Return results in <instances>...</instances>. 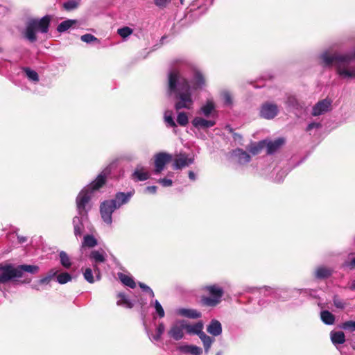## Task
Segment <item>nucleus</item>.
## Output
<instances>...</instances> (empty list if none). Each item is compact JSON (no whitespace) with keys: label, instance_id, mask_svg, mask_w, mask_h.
Returning <instances> with one entry per match:
<instances>
[{"label":"nucleus","instance_id":"obj_1","mask_svg":"<svg viewBox=\"0 0 355 355\" xmlns=\"http://www.w3.org/2000/svg\"><path fill=\"white\" fill-rule=\"evenodd\" d=\"M168 94H175V109L190 110L193 105L191 88L188 80L182 77L178 71H171L168 73Z\"/></svg>","mask_w":355,"mask_h":355},{"label":"nucleus","instance_id":"obj_2","mask_svg":"<svg viewBox=\"0 0 355 355\" xmlns=\"http://www.w3.org/2000/svg\"><path fill=\"white\" fill-rule=\"evenodd\" d=\"M115 163H112L106 167L96 178V179L83 188L76 198V206L79 215L86 214L90 209L89 201L93 192L101 188L106 182L107 176L110 173Z\"/></svg>","mask_w":355,"mask_h":355},{"label":"nucleus","instance_id":"obj_3","mask_svg":"<svg viewBox=\"0 0 355 355\" xmlns=\"http://www.w3.org/2000/svg\"><path fill=\"white\" fill-rule=\"evenodd\" d=\"M324 66H330L334 62L336 64L337 73L343 78H351L355 77V67L348 66L350 62L355 58V52L347 55H331L324 52L320 55Z\"/></svg>","mask_w":355,"mask_h":355},{"label":"nucleus","instance_id":"obj_4","mask_svg":"<svg viewBox=\"0 0 355 355\" xmlns=\"http://www.w3.org/2000/svg\"><path fill=\"white\" fill-rule=\"evenodd\" d=\"M209 296H202L200 299V303L202 306L214 307L218 305L223 295V290L217 285L207 286L202 288Z\"/></svg>","mask_w":355,"mask_h":355},{"label":"nucleus","instance_id":"obj_5","mask_svg":"<svg viewBox=\"0 0 355 355\" xmlns=\"http://www.w3.org/2000/svg\"><path fill=\"white\" fill-rule=\"evenodd\" d=\"M17 268L12 264H0V284H5L18 278Z\"/></svg>","mask_w":355,"mask_h":355},{"label":"nucleus","instance_id":"obj_6","mask_svg":"<svg viewBox=\"0 0 355 355\" xmlns=\"http://www.w3.org/2000/svg\"><path fill=\"white\" fill-rule=\"evenodd\" d=\"M117 209L114 205V202L111 200H105L100 206V212L103 220L107 225L112 223V213Z\"/></svg>","mask_w":355,"mask_h":355},{"label":"nucleus","instance_id":"obj_7","mask_svg":"<svg viewBox=\"0 0 355 355\" xmlns=\"http://www.w3.org/2000/svg\"><path fill=\"white\" fill-rule=\"evenodd\" d=\"M106 254L103 251L93 250L89 254L90 259L94 263L93 265L94 273L95 274L96 280L101 279V272L97 263H104L106 260Z\"/></svg>","mask_w":355,"mask_h":355},{"label":"nucleus","instance_id":"obj_8","mask_svg":"<svg viewBox=\"0 0 355 355\" xmlns=\"http://www.w3.org/2000/svg\"><path fill=\"white\" fill-rule=\"evenodd\" d=\"M172 159L171 155L166 153H159L155 156V173L158 174L161 173L165 165Z\"/></svg>","mask_w":355,"mask_h":355},{"label":"nucleus","instance_id":"obj_9","mask_svg":"<svg viewBox=\"0 0 355 355\" xmlns=\"http://www.w3.org/2000/svg\"><path fill=\"white\" fill-rule=\"evenodd\" d=\"M279 112L278 107L272 103H266L262 105L260 110V115L266 119L275 118Z\"/></svg>","mask_w":355,"mask_h":355},{"label":"nucleus","instance_id":"obj_10","mask_svg":"<svg viewBox=\"0 0 355 355\" xmlns=\"http://www.w3.org/2000/svg\"><path fill=\"white\" fill-rule=\"evenodd\" d=\"M193 161L194 158L193 156H189L185 153H180L174 159L173 168L177 170L189 166L193 163Z\"/></svg>","mask_w":355,"mask_h":355},{"label":"nucleus","instance_id":"obj_11","mask_svg":"<svg viewBox=\"0 0 355 355\" xmlns=\"http://www.w3.org/2000/svg\"><path fill=\"white\" fill-rule=\"evenodd\" d=\"M184 322L178 320L175 322L168 331V335L175 340H180L184 337Z\"/></svg>","mask_w":355,"mask_h":355},{"label":"nucleus","instance_id":"obj_12","mask_svg":"<svg viewBox=\"0 0 355 355\" xmlns=\"http://www.w3.org/2000/svg\"><path fill=\"white\" fill-rule=\"evenodd\" d=\"M165 312H145L142 315L143 323L146 331L148 333V329L151 327L153 324L157 317L162 318L164 317Z\"/></svg>","mask_w":355,"mask_h":355},{"label":"nucleus","instance_id":"obj_13","mask_svg":"<svg viewBox=\"0 0 355 355\" xmlns=\"http://www.w3.org/2000/svg\"><path fill=\"white\" fill-rule=\"evenodd\" d=\"M184 331L189 335H199L203 331L204 324L202 321L195 323H191L187 320H183Z\"/></svg>","mask_w":355,"mask_h":355},{"label":"nucleus","instance_id":"obj_14","mask_svg":"<svg viewBox=\"0 0 355 355\" xmlns=\"http://www.w3.org/2000/svg\"><path fill=\"white\" fill-rule=\"evenodd\" d=\"M331 101L329 99H324L316 103L312 110V114L313 116H320L330 110L331 106Z\"/></svg>","mask_w":355,"mask_h":355},{"label":"nucleus","instance_id":"obj_15","mask_svg":"<svg viewBox=\"0 0 355 355\" xmlns=\"http://www.w3.org/2000/svg\"><path fill=\"white\" fill-rule=\"evenodd\" d=\"M58 273V270L55 269H51L49 272L48 275L46 277H44L35 282L32 285V288L34 289H36L37 291H40L41 289H43L46 286H48L50 284L51 279L53 277H55Z\"/></svg>","mask_w":355,"mask_h":355},{"label":"nucleus","instance_id":"obj_16","mask_svg":"<svg viewBox=\"0 0 355 355\" xmlns=\"http://www.w3.org/2000/svg\"><path fill=\"white\" fill-rule=\"evenodd\" d=\"M134 191H128L127 193L118 192L116 193L114 199L111 200L114 202V205L116 209H119L122 205L127 204L130 201L134 195Z\"/></svg>","mask_w":355,"mask_h":355},{"label":"nucleus","instance_id":"obj_17","mask_svg":"<svg viewBox=\"0 0 355 355\" xmlns=\"http://www.w3.org/2000/svg\"><path fill=\"white\" fill-rule=\"evenodd\" d=\"M31 21L34 24L37 31H40L42 33H46L48 32L51 21L50 16L46 15L40 19H33Z\"/></svg>","mask_w":355,"mask_h":355},{"label":"nucleus","instance_id":"obj_18","mask_svg":"<svg viewBox=\"0 0 355 355\" xmlns=\"http://www.w3.org/2000/svg\"><path fill=\"white\" fill-rule=\"evenodd\" d=\"M191 123L197 129H206L213 127L216 124L214 120H207L200 116L195 117Z\"/></svg>","mask_w":355,"mask_h":355},{"label":"nucleus","instance_id":"obj_19","mask_svg":"<svg viewBox=\"0 0 355 355\" xmlns=\"http://www.w3.org/2000/svg\"><path fill=\"white\" fill-rule=\"evenodd\" d=\"M132 176L136 181H145L149 178L150 174L144 166L138 165L135 168Z\"/></svg>","mask_w":355,"mask_h":355},{"label":"nucleus","instance_id":"obj_20","mask_svg":"<svg viewBox=\"0 0 355 355\" xmlns=\"http://www.w3.org/2000/svg\"><path fill=\"white\" fill-rule=\"evenodd\" d=\"M232 156L241 164H244L250 161V156L245 151L237 148L232 152Z\"/></svg>","mask_w":355,"mask_h":355},{"label":"nucleus","instance_id":"obj_21","mask_svg":"<svg viewBox=\"0 0 355 355\" xmlns=\"http://www.w3.org/2000/svg\"><path fill=\"white\" fill-rule=\"evenodd\" d=\"M209 334L214 336H220L222 334V326L219 321L212 320L207 327Z\"/></svg>","mask_w":355,"mask_h":355},{"label":"nucleus","instance_id":"obj_22","mask_svg":"<svg viewBox=\"0 0 355 355\" xmlns=\"http://www.w3.org/2000/svg\"><path fill=\"white\" fill-rule=\"evenodd\" d=\"M16 268L17 273H19L18 278L22 277L24 272L35 274L39 271V267L35 265H19Z\"/></svg>","mask_w":355,"mask_h":355},{"label":"nucleus","instance_id":"obj_23","mask_svg":"<svg viewBox=\"0 0 355 355\" xmlns=\"http://www.w3.org/2000/svg\"><path fill=\"white\" fill-rule=\"evenodd\" d=\"M36 31L37 29L35 28L34 24L32 22L31 19H30L25 30V37L31 42L36 41Z\"/></svg>","mask_w":355,"mask_h":355},{"label":"nucleus","instance_id":"obj_24","mask_svg":"<svg viewBox=\"0 0 355 355\" xmlns=\"http://www.w3.org/2000/svg\"><path fill=\"white\" fill-rule=\"evenodd\" d=\"M181 352L191 354L192 355H200L202 349L200 347L193 345H184L178 347Z\"/></svg>","mask_w":355,"mask_h":355},{"label":"nucleus","instance_id":"obj_25","mask_svg":"<svg viewBox=\"0 0 355 355\" xmlns=\"http://www.w3.org/2000/svg\"><path fill=\"white\" fill-rule=\"evenodd\" d=\"M285 142L284 138H278L274 141L267 142V153L272 154L276 152Z\"/></svg>","mask_w":355,"mask_h":355},{"label":"nucleus","instance_id":"obj_26","mask_svg":"<svg viewBox=\"0 0 355 355\" xmlns=\"http://www.w3.org/2000/svg\"><path fill=\"white\" fill-rule=\"evenodd\" d=\"M73 225L76 237L78 238L81 236L84 230V225L81 218L75 216L73 219Z\"/></svg>","mask_w":355,"mask_h":355},{"label":"nucleus","instance_id":"obj_27","mask_svg":"<svg viewBox=\"0 0 355 355\" xmlns=\"http://www.w3.org/2000/svg\"><path fill=\"white\" fill-rule=\"evenodd\" d=\"M201 341L202 342L203 347L205 349V352L207 354L211 347V345L215 341L214 338H211L205 334L203 331L198 336Z\"/></svg>","mask_w":355,"mask_h":355},{"label":"nucleus","instance_id":"obj_28","mask_svg":"<svg viewBox=\"0 0 355 355\" xmlns=\"http://www.w3.org/2000/svg\"><path fill=\"white\" fill-rule=\"evenodd\" d=\"M331 340L334 345L343 344L345 341V336L343 331H332L330 333Z\"/></svg>","mask_w":355,"mask_h":355},{"label":"nucleus","instance_id":"obj_29","mask_svg":"<svg viewBox=\"0 0 355 355\" xmlns=\"http://www.w3.org/2000/svg\"><path fill=\"white\" fill-rule=\"evenodd\" d=\"M214 109L215 105L214 102L211 100H208L206 103L200 107L199 113L203 114L206 117H208Z\"/></svg>","mask_w":355,"mask_h":355},{"label":"nucleus","instance_id":"obj_30","mask_svg":"<svg viewBox=\"0 0 355 355\" xmlns=\"http://www.w3.org/2000/svg\"><path fill=\"white\" fill-rule=\"evenodd\" d=\"M116 303L118 305H120L125 309H131L132 307V302L125 295L122 293L118 294Z\"/></svg>","mask_w":355,"mask_h":355},{"label":"nucleus","instance_id":"obj_31","mask_svg":"<svg viewBox=\"0 0 355 355\" xmlns=\"http://www.w3.org/2000/svg\"><path fill=\"white\" fill-rule=\"evenodd\" d=\"M205 83V81L202 74L200 71H196L193 76L194 89L202 87Z\"/></svg>","mask_w":355,"mask_h":355},{"label":"nucleus","instance_id":"obj_32","mask_svg":"<svg viewBox=\"0 0 355 355\" xmlns=\"http://www.w3.org/2000/svg\"><path fill=\"white\" fill-rule=\"evenodd\" d=\"M77 21L75 19H67L61 22L57 27V31L60 33L64 32L76 24Z\"/></svg>","mask_w":355,"mask_h":355},{"label":"nucleus","instance_id":"obj_33","mask_svg":"<svg viewBox=\"0 0 355 355\" xmlns=\"http://www.w3.org/2000/svg\"><path fill=\"white\" fill-rule=\"evenodd\" d=\"M59 257L61 265L65 268H69L72 263L69 256L64 251H60L59 253Z\"/></svg>","mask_w":355,"mask_h":355},{"label":"nucleus","instance_id":"obj_34","mask_svg":"<svg viewBox=\"0 0 355 355\" xmlns=\"http://www.w3.org/2000/svg\"><path fill=\"white\" fill-rule=\"evenodd\" d=\"M320 318L326 324H333L335 321V317L332 312H320Z\"/></svg>","mask_w":355,"mask_h":355},{"label":"nucleus","instance_id":"obj_35","mask_svg":"<svg viewBox=\"0 0 355 355\" xmlns=\"http://www.w3.org/2000/svg\"><path fill=\"white\" fill-rule=\"evenodd\" d=\"M119 277L123 284H125L127 286H129L131 288H135L136 284L131 277L122 273H120L119 275Z\"/></svg>","mask_w":355,"mask_h":355},{"label":"nucleus","instance_id":"obj_36","mask_svg":"<svg viewBox=\"0 0 355 355\" xmlns=\"http://www.w3.org/2000/svg\"><path fill=\"white\" fill-rule=\"evenodd\" d=\"M97 245V241L92 235H85L83 239L82 247L93 248Z\"/></svg>","mask_w":355,"mask_h":355},{"label":"nucleus","instance_id":"obj_37","mask_svg":"<svg viewBox=\"0 0 355 355\" xmlns=\"http://www.w3.org/2000/svg\"><path fill=\"white\" fill-rule=\"evenodd\" d=\"M331 275V270L322 266L318 268L315 271V276L319 279L327 278Z\"/></svg>","mask_w":355,"mask_h":355},{"label":"nucleus","instance_id":"obj_38","mask_svg":"<svg viewBox=\"0 0 355 355\" xmlns=\"http://www.w3.org/2000/svg\"><path fill=\"white\" fill-rule=\"evenodd\" d=\"M72 279L71 275L68 272H62L57 275L56 280L60 284H64L71 282Z\"/></svg>","mask_w":355,"mask_h":355},{"label":"nucleus","instance_id":"obj_39","mask_svg":"<svg viewBox=\"0 0 355 355\" xmlns=\"http://www.w3.org/2000/svg\"><path fill=\"white\" fill-rule=\"evenodd\" d=\"M164 121L169 127L175 128L176 123L173 118V112L170 110H166L164 112Z\"/></svg>","mask_w":355,"mask_h":355},{"label":"nucleus","instance_id":"obj_40","mask_svg":"<svg viewBox=\"0 0 355 355\" xmlns=\"http://www.w3.org/2000/svg\"><path fill=\"white\" fill-rule=\"evenodd\" d=\"M24 71L26 73V76L28 77V78L30 80L33 81V82H37L39 80L38 74L35 71L32 70L28 67L24 68Z\"/></svg>","mask_w":355,"mask_h":355},{"label":"nucleus","instance_id":"obj_41","mask_svg":"<svg viewBox=\"0 0 355 355\" xmlns=\"http://www.w3.org/2000/svg\"><path fill=\"white\" fill-rule=\"evenodd\" d=\"M177 122L181 126H185L189 122L188 116L185 112H181L178 114Z\"/></svg>","mask_w":355,"mask_h":355},{"label":"nucleus","instance_id":"obj_42","mask_svg":"<svg viewBox=\"0 0 355 355\" xmlns=\"http://www.w3.org/2000/svg\"><path fill=\"white\" fill-rule=\"evenodd\" d=\"M164 330H165V327H164V324L160 323L158 325V327H157L156 334L155 335H153L152 337H150V338L152 340L158 341L160 339L161 336L164 333Z\"/></svg>","mask_w":355,"mask_h":355},{"label":"nucleus","instance_id":"obj_43","mask_svg":"<svg viewBox=\"0 0 355 355\" xmlns=\"http://www.w3.org/2000/svg\"><path fill=\"white\" fill-rule=\"evenodd\" d=\"M83 276H84L85 279L90 284H93L95 282L94 277L93 275V270L90 268H87L85 269V270L83 273Z\"/></svg>","mask_w":355,"mask_h":355},{"label":"nucleus","instance_id":"obj_44","mask_svg":"<svg viewBox=\"0 0 355 355\" xmlns=\"http://www.w3.org/2000/svg\"><path fill=\"white\" fill-rule=\"evenodd\" d=\"M266 144V141H262L259 142V144L254 145L252 146L250 149V153H252L253 155L258 154L261 150L263 148V146Z\"/></svg>","mask_w":355,"mask_h":355},{"label":"nucleus","instance_id":"obj_45","mask_svg":"<svg viewBox=\"0 0 355 355\" xmlns=\"http://www.w3.org/2000/svg\"><path fill=\"white\" fill-rule=\"evenodd\" d=\"M132 30L130 28L127 27V26L118 29L119 35L123 38L129 36L130 35L132 34Z\"/></svg>","mask_w":355,"mask_h":355},{"label":"nucleus","instance_id":"obj_46","mask_svg":"<svg viewBox=\"0 0 355 355\" xmlns=\"http://www.w3.org/2000/svg\"><path fill=\"white\" fill-rule=\"evenodd\" d=\"M78 3L76 0H69L64 3L63 6L67 10H71L76 8Z\"/></svg>","mask_w":355,"mask_h":355},{"label":"nucleus","instance_id":"obj_47","mask_svg":"<svg viewBox=\"0 0 355 355\" xmlns=\"http://www.w3.org/2000/svg\"><path fill=\"white\" fill-rule=\"evenodd\" d=\"M341 328L345 330L354 331L355 330V321L349 320L345 322L342 324Z\"/></svg>","mask_w":355,"mask_h":355},{"label":"nucleus","instance_id":"obj_48","mask_svg":"<svg viewBox=\"0 0 355 355\" xmlns=\"http://www.w3.org/2000/svg\"><path fill=\"white\" fill-rule=\"evenodd\" d=\"M334 304L337 309H343L345 308V302L338 296L335 295L333 299Z\"/></svg>","mask_w":355,"mask_h":355},{"label":"nucleus","instance_id":"obj_49","mask_svg":"<svg viewBox=\"0 0 355 355\" xmlns=\"http://www.w3.org/2000/svg\"><path fill=\"white\" fill-rule=\"evenodd\" d=\"M139 286L144 291L146 292L148 294L149 297L151 299L154 297V292L149 286L141 282L139 283Z\"/></svg>","mask_w":355,"mask_h":355},{"label":"nucleus","instance_id":"obj_50","mask_svg":"<svg viewBox=\"0 0 355 355\" xmlns=\"http://www.w3.org/2000/svg\"><path fill=\"white\" fill-rule=\"evenodd\" d=\"M81 40L86 43H91L92 42L96 41L97 38L91 34H85L81 36Z\"/></svg>","mask_w":355,"mask_h":355},{"label":"nucleus","instance_id":"obj_51","mask_svg":"<svg viewBox=\"0 0 355 355\" xmlns=\"http://www.w3.org/2000/svg\"><path fill=\"white\" fill-rule=\"evenodd\" d=\"M222 95H223L224 103L226 105H231L232 103V96H231L230 94L227 92H225L223 93Z\"/></svg>","mask_w":355,"mask_h":355},{"label":"nucleus","instance_id":"obj_52","mask_svg":"<svg viewBox=\"0 0 355 355\" xmlns=\"http://www.w3.org/2000/svg\"><path fill=\"white\" fill-rule=\"evenodd\" d=\"M181 315L191 318H197L200 317V312H180Z\"/></svg>","mask_w":355,"mask_h":355},{"label":"nucleus","instance_id":"obj_53","mask_svg":"<svg viewBox=\"0 0 355 355\" xmlns=\"http://www.w3.org/2000/svg\"><path fill=\"white\" fill-rule=\"evenodd\" d=\"M171 0H155V4L159 8H164Z\"/></svg>","mask_w":355,"mask_h":355},{"label":"nucleus","instance_id":"obj_54","mask_svg":"<svg viewBox=\"0 0 355 355\" xmlns=\"http://www.w3.org/2000/svg\"><path fill=\"white\" fill-rule=\"evenodd\" d=\"M159 183H160L163 187H170L173 184V182L170 179H166V178H162V179H159L158 180Z\"/></svg>","mask_w":355,"mask_h":355},{"label":"nucleus","instance_id":"obj_55","mask_svg":"<svg viewBox=\"0 0 355 355\" xmlns=\"http://www.w3.org/2000/svg\"><path fill=\"white\" fill-rule=\"evenodd\" d=\"M287 103L288 106L295 107L297 105V100L295 97H289Z\"/></svg>","mask_w":355,"mask_h":355},{"label":"nucleus","instance_id":"obj_56","mask_svg":"<svg viewBox=\"0 0 355 355\" xmlns=\"http://www.w3.org/2000/svg\"><path fill=\"white\" fill-rule=\"evenodd\" d=\"M321 126V124L320 123H311L308 125L306 128V130L309 131L312 130L313 128H318Z\"/></svg>","mask_w":355,"mask_h":355},{"label":"nucleus","instance_id":"obj_57","mask_svg":"<svg viewBox=\"0 0 355 355\" xmlns=\"http://www.w3.org/2000/svg\"><path fill=\"white\" fill-rule=\"evenodd\" d=\"M344 266L353 268L355 267V258H353L350 261L345 262Z\"/></svg>","mask_w":355,"mask_h":355},{"label":"nucleus","instance_id":"obj_58","mask_svg":"<svg viewBox=\"0 0 355 355\" xmlns=\"http://www.w3.org/2000/svg\"><path fill=\"white\" fill-rule=\"evenodd\" d=\"M153 305L155 311H164L161 304L157 300L154 301Z\"/></svg>","mask_w":355,"mask_h":355},{"label":"nucleus","instance_id":"obj_59","mask_svg":"<svg viewBox=\"0 0 355 355\" xmlns=\"http://www.w3.org/2000/svg\"><path fill=\"white\" fill-rule=\"evenodd\" d=\"M146 191L149 192V193H155L157 191V187L155 186H148L146 188Z\"/></svg>","mask_w":355,"mask_h":355},{"label":"nucleus","instance_id":"obj_60","mask_svg":"<svg viewBox=\"0 0 355 355\" xmlns=\"http://www.w3.org/2000/svg\"><path fill=\"white\" fill-rule=\"evenodd\" d=\"M189 178L191 180H196V175H195V173L193 171H189Z\"/></svg>","mask_w":355,"mask_h":355},{"label":"nucleus","instance_id":"obj_61","mask_svg":"<svg viewBox=\"0 0 355 355\" xmlns=\"http://www.w3.org/2000/svg\"><path fill=\"white\" fill-rule=\"evenodd\" d=\"M349 288L352 291H355V279L352 282L349 286Z\"/></svg>","mask_w":355,"mask_h":355},{"label":"nucleus","instance_id":"obj_62","mask_svg":"<svg viewBox=\"0 0 355 355\" xmlns=\"http://www.w3.org/2000/svg\"><path fill=\"white\" fill-rule=\"evenodd\" d=\"M18 239H19V243H24L26 241V239L25 237H19L18 236Z\"/></svg>","mask_w":355,"mask_h":355},{"label":"nucleus","instance_id":"obj_63","mask_svg":"<svg viewBox=\"0 0 355 355\" xmlns=\"http://www.w3.org/2000/svg\"><path fill=\"white\" fill-rule=\"evenodd\" d=\"M286 175V173L284 172L280 178H277V181L280 182L282 180V178H284Z\"/></svg>","mask_w":355,"mask_h":355},{"label":"nucleus","instance_id":"obj_64","mask_svg":"<svg viewBox=\"0 0 355 355\" xmlns=\"http://www.w3.org/2000/svg\"><path fill=\"white\" fill-rule=\"evenodd\" d=\"M234 139H237V138L241 139V136L239 134L235 133V134H234Z\"/></svg>","mask_w":355,"mask_h":355}]
</instances>
